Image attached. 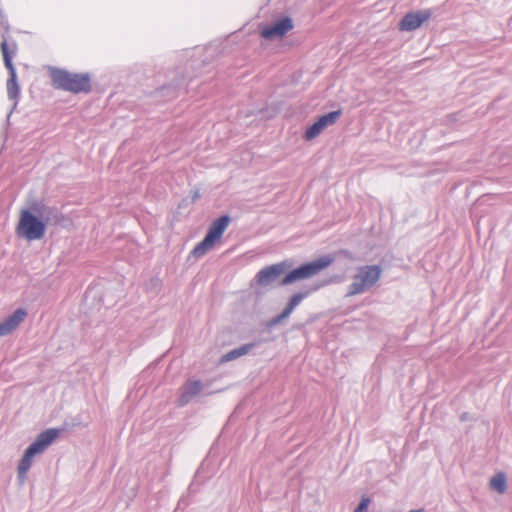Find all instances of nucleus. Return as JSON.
Masks as SVG:
<instances>
[{
    "mask_svg": "<svg viewBox=\"0 0 512 512\" xmlns=\"http://www.w3.org/2000/svg\"><path fill=\"white\" fill-rule=\"evenodd\" d=\"M52 85L57 89L72 93H87L91 89L88 75L70 73L65 70L54 69L51 71Z\"/></svg>",
    "mask_w": 512,
    "mask_h": 512,
    "instance_id": "f257e3e1",
    "label": "nucleus"
},
{
    "mask_svg": "<svg viewBox=\"0 0 512 512\" xmlns=\"http://www.w3.org/2000/svg\"><path fill=\"white\" fill-rule=\"evenodd\" d=\"M382 269L377 265H366L358 268L353 282L348 289V296H354L372 288L380 279Z\"/></svg>",
    "mask_w": 512,
    "mask_h": 512,
    "instance_id": "f03ea898",
    "label": "nucleus"
},
{
    "mask_svg": "<svg viewBox=\"0 0 512 512\" xmlns=\"http://www.w3.org/2000/svg\"><path fill=\"white\" fill-rule=\"evenodd\" d=\"M334 262V257L325 255L315 261L305 263L290 271L281 281V285H288L299 280L311 278L329 267Z\"/></svg>",
    "mask_w": 512,
    "mask_h": 512,
    "instance_id": "7ed1b4c3",
    "label": "nucleus"
},
{
    "mask_svg": "<svg viewBox=\"0 0 512 512\" xmlns=\"http://www.w3.org/2000/svg\"><path fill=\"white\" fill-rule=\"evenodd\" d=\"M229 223L230 218L227 215L221 216L215 220L211 224L205 238L199 242L192 250V255L195 258H200L204 256L208 251H210L215 246V244L220 241Z\"/></svg>",
    "mask_w": 512,
    "mask_h": 512,
    "instance_id": "20e7f679",
    "label": "nucleus"
},
{
    "mask_svg": "<svg viewBox=\"0 0 512 512\" xmlns=\"http://www.w3.org/2000/svg\"><path fill=\"white\" fill-rule=\"evenodd\" d=\"M229 223L230 218L227 215L221 216L215 220L211 224L205 238L199 242L192 250V255L195 258H200L204 256L208 251H210L215 246V244L220 241Z\"/></svg>",
    "mask_w": 512,
    "mask_h": 512,
    "instance_id": "39448f33",
    "label": "nucleus"
},
{
    "mask_svg": "<svg viewBox=\"0 0 512 512\" xmlns=\"http://www.w3.org/2000/svg\"><path fill=\"white\" fill-rule=\"evenodd\" d=\"M294 28L290 17H280L259 27L260 37L268 41L280 40Z\"/></svg>",
    "mask_w": 512,
    "mask_h": 512,
    "instance_id": "423d86ee",
    "label": "nucleus"
},
{
    "mask_svg": "<svg viewBox=\"0 0 512 512\" xmlns=\"http://www.w3.org/2000/svg\"><path fill=\"white\" fill-rule=\"evenodd\" d=\"M1 52L4 60L5 67L9 70L10 78L7 81V89L10 97L14 98L17 95L16 73L12 64V58L15 56L17 46L14 42H9L6 36L2 35Z\"/></svg>",
    "mask_w": 512,
    "mask_h": 512,
    "instance_id": "0eeeda50",
    "label": "nucleus"
},
{
    "mask_svg": "<svg viewBox=\"0 0 512 512\" xmlns=\"http://www.w3.org/2000/svg\"><path fill=\"white\" fill-rule=\"evenodd\" d=\"M431 17L432 12L429 9L410 12L403 16L398 24V28L400 31H413L421 27Z\"/></svg>",
    "mask_w": 512,
    "mask_h": 512,
    "instance_id": "6e6552de",
    "label": "nucleus"
},
{
    "mask_svg": "<svg viewBox=\"0 0 512 512\" xmlns=\"http://www.w3.org/2000/svg\"><path fill=\"white\" fill-rule=\"evenodd\" d=\"M341 110L332 111L321 116L314 124H312L304 133V138L310 141L320 135L328 126L333 125L341 116Z\"/></svg>",
    "mask_w": 512,
    "mask_h": 512,
    "instance_id": "1a4fd4ad",
    "label": "nucleus"
},
{
    "mask_svg": "<svg viewBox=\"0 0 512 512\" xmlns=\"http://www.w3.org/2000/svg\"><path fill=\"white\" fill-rule=\"evenodd\" d=\"M53 211L43 205H34V239L43 237L45 227L50 221Z\"/></svg>",
    "mask_w": 512,
    "mask_h": 512,
    "instance_id": "9d476101",
    "label": "nucleus"
},
{
    "mask_svg": "<svg viewBox=\"0 0 512 512\" xmlns=\"http://www.w3.org/2000/svg\"><path fill=\"white\" fill-rule=\"evenodd\" d=\"M286 269L285 262L272 264L260 270L257 274V281L260 285L266 286L275 281Z\"/></svg>",
    "mask_w": 512,
    "mask_h": 512,
    "instance_id": "9b49d317",
    "label": "nucleus"
},
{
    "mask_svg": "<svg viewBox=\"0 0 512 512\" xmlns=\"http://www.w3.org/2000/svg\"><path fill=\"white\" fill-rule=\"evenodd\" d=\"M27 311L17 309L11 316L0 322V337L6 336L13 332L19 324L27 317Z\"/></svg>",
    "mask_w": 512,
    "mask_h": 512,
    "instance_id": "f8f14e48",
    "label": "nucleus"
},
{
    "mask_svg": "<svg viewBox=\"0 0 512 512\" xmlns=\"http://www.w3.org/2000/svg\"><path fill=\"white\" fill-rule=\"evenodd\" d=\"M202 391V383L199 380L187 381L181 388L178 405L184 406Z\"/></svg>",
    "mask_w": 512,
    "mask_h": 512,
    "instance_id": "ddd939ff",
    "label": "nucleus"
},
{
    "mask_svg": "<svg viewBox=\"0 0 512 512\" xmlns=\"http://www.w3.org/2000/svg\"><path fill=\"white\" fill-rule=\"evenodd\" d=\"M16 233L19 237L32 239V209L26 208L21 211Z\"/></svg>",
    "mask_w": 512,
    "mask_h": 512,
    "instance_id": "4468645a",
    "label": "nucleus"
},
{
    "mask_svg": "<svg viewBox=\"0 0 512 512\" xmlns=\"http://www.w3.org/2000/svg\"><path fill=\"white\" fill-rule=\"evenodd\" d=\"M308 294H309L308 291L295 293L290 298L289 302L287 303V305L284 308V310L282 311V313L279 314L278 316H276L272 320V324H278V323L282 322L284 319L288 318L291 315V313L294 311V309L301 303V301L308 296Z\"/></svg>",
    "mask_w": 512,
    "mask_h": 512,
    "instance_id": "2eb2a0df",
    "label": "nucleus"
},
{
    "mask_svg": "<svg viewBox=\"0 0 512 512\" xmlns=\"http://www.w3.org/2000/svg\"><path fill=\"white\" fill-rule=\"evenodd\" d=\"M59 429H48L34 441V455L43 452L59 436Z\"/></svg>",
    "mask_w": 512,
    "mask_h": 512,
    "instance_id": "dca6fc26",
    "label": "nucleus"
},
{
    "mask_svg": "<svg viewBox=\"0 0 512 512\" xmlns=\"http://www.w3.org/2000/svg\"><path fill=\"white\" fill-rule=\"evenodd\" d=\"M31 458H32V444L26 448L24 456L18 466V478L21 483H23L26 478V473L28 472L30 465H31Z\"/></svg>",
    "mask_w": 512,
    "mask_h": 512,
    "instance_id": "f3484780",
    "label": "nucleus"
},
{
    "mask_svg": "<svg viewBox=\"0 0 512 512\" xmlns=\"http://www.w3.org/2000/svg\"><path fill=\"white\" fill-rule=\"evenodd\" d=\"M253 347H254V344L249 343V344H245L239 348L233 349V350L229 351L228 353L224 354L221 357L220 362L226 363V362L232 361L234 359H237L241 356H244V355L248 354Z\"/></svg>",
    "mask_w": 512,
    "mask_h": 512,
    "instance_id": "a211bd4d",
    "label": "nucleus"
},
{
    "mask_svg": "<svg viewBox=\"0 0 512 512\" xmlns=\"http://www.w3.org/2000/svg\"><path fill=\"white\" fill-rule=\"evenodd\" d=\"M490 487L497 491L500 494L505 493L507 484H506V476L504 473H498L490 480Z\"/></svg>",
    "mask_w": 512,
    "mask_h": 512,
    "instance_id": "6ab92c4d",
    "label": "nucleus"
},
{
    "mask_svg": "<svg viewBox=\"0 0 512 512\" xmlns=\"http://www.w3.org/2000/svg\"><path fill=\"white\" fill-rule=\"evenodd\" d=\"M369 504H370V499L368 497H363L360 504L356 508L355 512H366Z\"/></svg>",
    "mask_w": 512,
    "mask_h": 512,
    "instance_id": "aec40b11",
    "label": "nucleus"
}]
</instances>
